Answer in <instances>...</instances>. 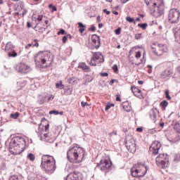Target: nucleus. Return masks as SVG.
I'll return each mask as SVG.
<instances>
[{
	"mask_svg": "<svg viewBox=\"0 0 180 180\" xmlns=\"http://www.w3.org/2000/svg\"><path fill=\"white\" fill-rule=\"evenodd\" d=\"M67 154L70 162L79 164V162H82V160H84L85 150L81 147L73 146L70 148Z\"/></svg>",
	"mask_w": 180,
	"mask_h": 180,
	"instance_id": "1",
	"label": "nucleus"
},
{
	"mask_svg": "<svg viewBox=\"0 0 180 180\" xmlns=\"http://www.w3.org/2000/svg\"><path fill=\"white\" fill-rule=\"evenodd\" d=\"M41 167L46 174H53L56 171V160L53 156L44 155L41 158Z\"/></svg>",
	"mask_w": 180,
	"mask_h": 180,
	"instance_id": "2",
	"label": "nucleus"
},
{
	"mask_svg": "<svg viewBox=\"0 0 180 180\" xmlns=\"http://www.w3.org/2000/svg\"><path fill=\"white\" fill-rule=\"evenodd\" d=\"M148 171V167L144 163L138 162L135 164L131 169V174L132 176L136 178L144 176Z\"/></svg>",
	"mask_w": 180,
	"mask_h": 180,
	"instance_id": "3",
	"label": "nucleus"
},
{
	"mask_svg": "<svg viewBox=\"0 0 180 180\" xmlns=\"http://www.w3.org/2000/svg\"><path fill=\"white\" fill-rule=\"evenodd\" d=\"M49 61H50V56L47 52L39 51L34 57V63L38 68H44L46 67L44 64Z\"/></svg>",
	"mask_w": 180,
	"mask_h": 180,
	"instance_id": "4",
	"label": "nucleus"
},
{
	"mask_svg": "<svg viewBox=\"0 0 180 180\" xmlns=\"http://www.w3.org/2000/svg\"><path fill=\"white\" fill-rule=\"evenodd\" d=\"M155 162L159 168L167 169L169 168V156L166 153H160L156 157Z\"/></svg>",
	"mask_w": 180,
	"mask_h": 180,
	"instance_id": "5",
	"label": "nucleus"
},
{
	"mask_svg": "<svg viewBox=\"0 0 180 180\" xmlns=\"http://www.w3.org/2000/svg\"><path fill=\"white\" fill-rule=\"evenodd\" d=\"M126 148L130 153H136L137 146H136V141L131 135H127L124 139Z\"/></svg>",
	"mask_w": 180,
	"mask_h": 180,
	"instance_id": "6",
	"label": "nucleus"
},
{
	"mask_svg": "<svg viewBox=\"0 0 180 180\" xmlns=\"http://www.w3.org/2000/svg\"><path fill=\"white\" fill-rule=\"evenodd\" d=\"M105 61V59L103 58V55H102V53L101 52H96L93 53V56L91 57V61H90V65H92L93 67H96V65H101L102 63Z\"/></svg>",
	"mask_w": 180,
	"mask_h": 180,
	"instance_id": "7",
	"label": "nucleus"
},
{
	"mask_svg": "<svg viewBox=\"0 0 180 180\" xmlns=\"http://www.w3.org/2000/svg\"><path fill=\"white\" fill-rule=\"evenodd\" d=\"M151 47L153 53H154L155 56H162L164 53H167V51H168V48H167V45L158 44L157 46L155 44H153Z\"/></svg>",
	"mask_w": 180,
	"mask_h": 180,
	"instance_id": "8",
	"label": "nucleus"
},
{
	"mask_svg": "<svg viewBox=\"0 0 180 180\" xmlns=\"http://www.w3.org/2000/svg\"><path fill=\"white\" fill-rule=\"evenodd\" d=\"M179 11L176 8L171 9L168 17L169 23H178L179 22Z\"/></svg>",
	"mask_w": 180,
	"mask_h": 180,
	"instance_id": "9",
	"label": "nucleus"
},
{
	"mask_svg": "<svg viewBox=\"0 0 180 180\" xmlns=\"http://www.w3.org/2000/svg\"><path fill=\"white\" fill-rule=\"evenodd\" d=\"M97 167H98L101 171H106V169H109V168L112 167V162H110L109 159H102Z\"/></svg>",
	"mask_w": 180,
	"mask_h": 180,
	"instance_id": "10",
	"label": "nucleus"
},
{
	"mask_svg": "<svg viewBox=\"0 0 180 180\" xmlns=\"http://www.w3.org/2000/svg\"><path fill=\"white\" fill-rule=\"evenodd\" d=\"M5 51L8 54V57H16L18 56V53L15 51V46L11 42L6 44Z\"/></svg>",
	"mask_w": 180,
	"mask_h": 180,
	"instance_id": "11",
	"label": "nucleus"
},
{
	"mask_svg": "<svg viewBox=\"0 0 180 180\" xmlns=\"http://www.w3.org/2000/svg\"><path fill=\"white\" fill-rule=\"evenodd\" d=\"M9 150L13 155H19L23 153V146L13 145L12 148H9Z\"/></svg>",
	"mask_w": 180,
	"mask_h": 180,
	"instance_id": "12",
	"label": "nucleus"
},
{
	"mask_svg": "<svg viewBox=\"0 0 180 180\" xmlns=\"http://www.w3.org/2000/svg\"><path fill=\"white\" fill-rule=\"evenodd\" d=\"M13 145L23 146V137L20 136L14 137L10 143L9 148L12 149Z\"/></svg>",
	"mask_w": 180,
	"mask_h": 180,
	"instance_id": "13",
	"label": "nucleus"
},
{
	"mask_svg": "<svg viewBox=\"0 0 180 180\" xmlns=\"http://www.w3.org/2000/svg\"><path fill=\"white\" fill-rule=\"evenodd\" d=\"M160 148H161V143L158 141L153 142L152 146L150 147V150L154 155H157V154H158Z\"/></svg>",
	"mask_w": 180,
	"mask_h": 180,
	"instance_id": "14",
	"label": "nucleus"
},
{
	"mask_svg": "<svg viewBox=\"0 0 180 180\" xmlns=\"http://www.w3.org/2000/svg\"><path fill=\"white\" fill-rule=\"evenodd\" d=\"M91 41L93 46L95 47V49H98L101 47V37L99 36L93 34L91 36Z\"/></svg>",
	"mask_w": 180,
	"mask_h": 180,
	"instance_id": "15",
	"label": "nucleus"
},
{
	"mask_svg": "<svg viewBox=\"0 0 180 180\" xmlns=\"http://www.w3.org/2000/svg\"><path fill=\"white\" fill-rule=\"evenodd\" d=\"M78 68H82L84 72H89L91 71V68L89 66L86 65V63L81 62L78 65Z\"/></svg>",
	"mask_w": 180,
	"mask_h": 180,
	"instance_id": "16",
	"label": "nucleus"
},
{
	"mask_svg": "<svg viewBox=\"0 0 180 180\" xmlns=\"http://www.w3.org/2000/svg\"><path fill=\"white\" fill-rule=\"evenodd\" d=\"M14 69L15 70L16 72H18V74H22V72H23V63L22 62L17 63L14 66Z\"/></svg>",
	"mask_w": 180,
	"mask_h": 180,
	"instance_id": "17",
	"label": "nucleus"
},
{
	"mask_svg": "<svg viewBox=\"0 0 180 180\" xmlns=\"http://www.w3.org/2000/svg\"><path fill=\"white\" fill-rule=\"evenodd\" d=\"M131 90L135 96H141V90L139 89L136 86H131Z\"/></svg>",
	"mask_w": 180,
	"mask_h": 180,
	"instance_id": "18",
	"label": "nucleus"
},
{
	"mask_svg": "<svg viewBox=\"0 0 180 180\" xmlns=\"http://www.w3.org/2000/svg\"><path fill=\"white\" fill-rule=\"evenodd\" d=\"M171 74V70L169 69H167L160 74V78H162V79H165V78H168V77H169Z\"/></svg>",
	"mask_w": 180,
	"mask_h": 180,
	"instance_id": "19",
	"label": "nucleus"
},
{
	"mask_svg": "<svg viewBox=\"0 0 180 180\" xmlns=\"http://www.w3.org/2000/svg\"><path fill=\"white\" fill-rule=\"evenodd\" d=\"M122 108L125 112H130L131 110V105L129 101H124L122 103Z\"/></svg>",
	"mask_w": 180,
	"mask_h": 180,
	"instance_id": "20",
	"label": "nucleus"
},
{
	"mask_svg": "<svg viewBox=\"0 0 180 180\" xmlns=\"http://www.w3.org/2000/svg\"><path fill=\"white\" fill-rule=\"evenodd\" d=\"M153 15L155 18H160L162 15H164V10L161 8V6H158V12L155 13V10L153 11Z\"/></svg>",
	"mask_w": 180,
	"mask_h": 180,
	"instance_id": "21",
	"label": "nucleus"
},
{
	"mask_svg": "<svg viewBox=\"0 0 180 180\" xmlns=\"http://www.w3.org/2000/svg\"><path fill=\"white\" fill-rule=\"evenodd\" d=\"M150 117L151 120L155 122V119H157V112H155V110L154 109L150 110Z\"/></svg>",
	"mask_w": 180,
	"mask_h": 180,
	"instance_id": "22",
	"label": "nucleus"
},
{
	"mask_svg": "<svg viewBox=\"0 0 180 180\" xmlns=\"http://www.w3.org/2000/svg\"><path fill=\"white\" fill-rule=\"evenodd\" d=\"M45 101H46V96H41V95L38 96L37 103H39V105H43Z\"/></svg>",
	"mask_w": 180,
	"mask_h": 180,
	"instance_id": "23",
	"label": "nucleus"
},
{
	"mask_svg": "<svg viewBox=\"0 0 180 180\" xmlns=\"http://www.w3.org/2000/svg\"><path fill=\"white\" fill-rule=\"evenodd\" d=\"M160 106L162 108V110H166L167 106H168V101L164 100L160 103Z\"/></svg>",
	"mask_w": 180,
	"mask_h": 180,
	"instance_id": "24",
	"label": "nucleus"
},
{
	"mask_svg": "<svg viewBox=\"0 0 180 180\" xmlns=\"http://www.w3.org/2000/svg\"><path fill=\"white\" fill-rule=\"evenodd\" d=\"M23 70L25 74H27V72H30V71H32V68H30V66L25 64L23 65Z\"/></svg>",
	"mask_w": 180,
	"mask_h": 180,
	"instance_id": "25",
	"label": "nucleus"
},
{
	"mask_svg": "<svg viewBox=\"0 0 180 180\" xmlns=\"http://www.w3.org/2000/svg\"><path fill=\"white\" fill-rule=\"evenodd\" d=\"M139 27H141L143 30H146V29H147V26H148V25H147V23H140L138 25Z\"/></svg>",
	"mask_w": 180,
	"mask_h": 180,
	"instance_id": "26",
	"label": "nucleus"
},
{
	"mask_svg": "<svg viewBox=\"0 0 180 180\" xmlns=\"http://www.w3.org/2000/svg\"><path fill=\"white\" fill-rule=\"evenodd\" d=\"M27 158L28 160H30V161H34L36 158L34 157V155H33L32 153H30L27 155Z\"/></svg>",
	"mask_w": 180,
	"mask_h": 180,
	"instance_id": "27",
	"label": "nucleus"
},
{
	"mask_svg": "<svg viewBox=\"0 0 180 180\" xmlns=\"http://www.w3.org/2000/svg\"><path fill=\"white\" fill-rule=\"evenodd\" d=\"M126 20L127 22H129V23H133V22L136 23V21H134V18L129 17V16L126 17Z\"/></svg>",
	"mask_w": 180,
	"mask_h": 180,
	"instance_id": "28",
	"label": "nucleus"
},
{
	"mask_svg": "<svg viewBox=\"0 0 180 180\" xmlns=\"http://www.w3.org/2000/svg\"><path fill=\"white\" fill-rule=\"evenodd\" d=\"M32 46L33 47H39V40L37 39H34Z\"/></svg>",
	"mask_w": 180,
	"mask_h": 180,
	"instance_id": "29",
	"label": "nucleus"
},
{
	"mask_svg": "<svg viewBox=\"0 0 180 180\" xmlns=\"http://www.w3.org/2000/svg\"><path fill=\"white\" fill-rule=\"evenodd\" d=\"M10 117H11V119H16L17 117H19V112H15L14 114H11Z\"/></svg>",
	"mask_w": 180,
	"mask_h": 180,
	"instance_id": "30",
	"label": "nucleus"
},
{
	"mask_svg": "<svg viewBox=\"0 0 180 180\" xmlns=\"http://www.w3.org/2000/svg\"><path fill=\"white\" fill-rule=\"evenodd\" d=\"M165 94L166 99H167V101H171L172 98L169 96V91L168 90H166Z\"/></svg>",
	"mask_w": 180,
	"mask_h": 180,
	"instance_id": "31",
	"label": "nucleus"
},
{
	"mask_svg": "<svg viewBox=\"0 0 180 180\" xmlns=\"http://www.w3.org/2000/svg\"><path fill=\"white\" fill-rule=\"evenodd\" d=\"M134 37L136 40H141V39H143V35H141V34H136Z\"/></svg>",
	"mask_w": 180,
	"mask_h": 180,
	"instance_id": "32",
	"label": "nucleus"
},
{
	"mask_svg": "<svg viewBox=\"0 0 180 180\" xmlns=\"http://www.w3.org/2000/svg\"><path fill=\"white\" fill-rule=\"evenodd\" d=\"M174 129L175 130H177V131H179L180 130V124L179 122H176L174 124Z\"/></svg>",
	"mask_w": 180,
	"mask_h": 180,
	"instance_id": "33",
	"label": "nucleus"
},
{
	"mask_svg": "<svg viewBox=\"0 0 180 180\" xmlns=\"http://www.w3.org/2000/svg\"><path fill=\"white\" fill-rule=\"evenodd\" d=\"M112 69L113 70L114 72H117V71H119V68H117V65H112Z\"/></svg>",
	"mask_w": 180,
	"mask_h": 180,
	"instance_id": "34",
	"label": "nucleus"
},
{
	"mask_svg": "<svg viewBox=\"0 0 180 180\" xmlns=\"http://www.w3.org/2000/svg\"><path fill=\"white\" fill-rule=\"evenodd\" d=\"M109 136L110 139H112V137H115V136H117V132H116L115 131H113L109 134Z\"/></svg>",
	"mask_w": 180,
	"mask_h": 180,
	"instance_id": "35",
	"label": "nucleus"
},
{
	"mask_svg": "<svg viewBox=\"0 0 180 180\" xmlns=\"http://www.w3.org/2000/svg\"><path fill=\"white\" fill-rule=\"evenodd\" d=\"M50 115H60V112L57 110H51L49 112Z\"/></svg>",
	"mask_w": 180,
	"mask_h": 180,
	"instance_id": "36",
	"label": "nucleus"
},
{
	"mask_svg": "<svg viewBox=\"0 0 180 180\" xmlns=\"http://www.w3.org/2000/svg\"><path fill=\"white\" fill-rule=\"evenodd\" d=\"M122 31V28L121 27H118L117 30H115V34H120V32Z\"/></svg>",
	"mask_w": 180,
	"mask_h": 180,
	"instance_id": "37",
	"label": "nucleus"
},
{
	"mask_svg": "<svg viewBox=\"0 0 180 180\" xmlns=\"http://www.w3.org/2000/svg\"><path fill=\"white\" fill-rule=\"evenodd\" d=\"M39 32V33H43V32H44V30H46V28L41 27H39L38 30H36Z\"/></svg>",
	"mask_w": 180,
	"mask_h": 180,
	"instance_id": "38",
	"label": "nucleus"
},
{
	"mask_svg": "<svg viewBox=\"0 0 180 180\" xmlns=\"http://www.w3.org/2000/svg\"><path fill=\"white\" fill-rule=\"evenodd\" d=\"M140 57H141V51L136 52L135 58H140Z\"/></svg>",
	"mask_w": 180,
	"mask_h": 180,
	"instance_id": "39",
	"label": "nucleus"
},
{
	"mask_svg": "<svg viewBox=\"0 0 180 180\" xmlns=\"http://www.w3.org/2000/svg\"><path fill=\"white\" fill-rule=\"evenodd\" d=\"M58 34L60 35V34H67L65 33V30H64L63 29H60V31L58 32Z\"/></svg>",
	"mask_w": 180,
	"mask_h": 180,
	"instance_id": "40",
	"label": "nucleus"
},
{
	"mask_svg": "<svg viewBox=\"0 0 180 180\" xmlns=\"http://www.w3.org/2000/svg\"><path fill=\"white\" fill-rule=\"evenodd\" d=\"M43 19H44V16H43V15H39L37 18L38 22H41V20H43Z\"/></svg>",
	"mask_w": 180,
	"mask_h": 180,
	"instance_id": "41",
	"label": "nucleus"
},
{
	"mask_svg": "<svg viewBox=\"0 0 180 180\" xmlns=\"http://www.w3.org/2000/svg\"><path fill=\"white\" fill-rule=\"evenodd\" d=\"M62 84H63V81H60L59 83H56V88H60V86H61Z\"/></svg>",
	"mask_w": 180,
	"mask_h": 180,
	"instance_id": "42",
	"label": "nucleus"
},
{
	"mask_svg": "<svg viewBox=\"0 0 180 180\" xmlns=\"http://www.w3.org/2000/svg\"><path fill=\"white\" fill-rule=\"evenodd\" d=\"M103 12L104 13H106V15H110V11H108V9L105 8L103 10Z\"/></svg>",
	"mask_w": 180,
	"mask_h": 180,
	"instance_id": "43",
	"label": "nucleus"
},
{
	"mask_svg": "<svg viewBox=\"0 0 180 180\" xmlns=\"http://www.w3.org/2000/svg\"><path fill=\"white\" fill-rule=\"evenodd\" d=\"M89 30H91V32H95L96 30V27L94 25H91Z\"/></svg>",
	"mask_w": 180,
	"mask_h": 180,
	"instance_id": "44",
	"label": "nucleus"
},
{
	"mask_svg": "<svg viewBox=\"0 0 180 180\" xmlns=\"http://www.w3.org/2000/svg\"><path fill=\"white\" fill-rule=\"evenodd\" d=\"M82 108H85V106H88V103L82 101L81 103Z\"/></svg>",
	"mask_w": 180,
	"mask_h": 180,
	"instance_id": "45",
	"label": "nucleus"
},
{
	"mask_svg": "<svg viewBox=\"0 0 180 180\" xmlns=\"http://www.w3.org/2000/svg\"><path fill=\"white\" fill-rule=\"evenodd\" d=\"M100 75H101V77H108V76L109 75V74H108V72H101V73L100 74Z\"/></svg>",
	"mask_w": 180,
	"mask_h": 180,
	"instance_id": "46",
	"label": "nucleus"
},
{
	"mask_svg": "<svg viewBox=\"0 0 180 180\" xmlns=\"http://www.w3.org/2000/svg\"><path fill=\"white\" fill-rule=\"evenodd\" d=\"M67 39H68V38H67L66 36L63 37V38H62V41H63V44H65V43H66Z\"/></svg>",
	"mask_w": 180,
	"mask_h": 180,
	"instance_id": "47",
	"label": "nucleus"
},
{
	"mask_svg": "<svg viewBox=\"0 0 180 180\" xmlns=\"http://www.w3.org/2000/svg\"><path fill=\"white\" fill-rule=\"evenodd\" d=\"M110 108H112V105H110V104H107V105H105V110H109V109H110Z\"/></svg>",
	"mask_w": 180,
	"mask_h": 180,
	"instance_id": "48",
	"label": "nucleus"
},
{
	"mask_svg": "<svg viewBox=\"0 0 180 180\" xmlns=\"http://www.w3.org/2000/svg\"><path fill=\"white\" fill-rule=\"evenodd\" d=\"M116 101L118 102H120L122 100L120 99V97L119 96V94L116 95Z\"/></svg>",
	"mask_w": 180,
	"mask_h": 180,
	"instance_id": "49",
	"label": "nucleus"
},
{
	"mask_svg": "<svg viewBox=\"0 0 180 180\" xmlns=\"http://www.w3.org/2000/svg\"><path fill=\"white\" fill-rule=\"evenodd\" d=\"M79 31L80 32V33H84V32H85V27L79 28Z\"/></svg>",
	"mask_w": 180,
	"mask_h": 180,
	"instance_id": "50",
	"label": "nucleus"
},
{
	"mask_svg": "<svg viewBox=\"0 0 180 180\" xmlns=\"http://www.w3.org/2000/svg\"><path fill=\"white\" fill-rule=\"evenodd\" d=\"M136 131H138L139 133H141V131H143V128H140V127L137 128Z\"/></svg>",
	"mask_w": 180,
	"mask_h": 180,
	"instance_id": "51",
	"label": "nucleus"
},
{
	"mask_svg": "<svg viewBox=\"0 0 180 180\" xmlns=\"http://www.w3.org/2000/svg\"><path fill=\"white\" fill-rule=\"evenodd\" d=\"M53 99H54V96L51 95V96L48 98V102H49V101H53Z\"/></svg>",
	"mask_w": 180,
	"mask_h": 180,
	"instance_id": "52",
	"label": "nucleus"
},
{
	"mask_svg": "<svg viewBox=\"0 0 180 180\" xmlns=\"http://www.w3.org/2000/svg\"><path fill=\"white\" fill-rule=\"evenodd\" d=\"M67 91L69 92V95H71V94L72 93V89H71L70 88H68L67 89Z\"/></svg>",
	"mask_w": 180,
	"mask_h": 180,
	"instance_id": "53",
	"label": "nucleus"
},
{
	"mask_svg": "<svg viewBox=\"0 0 180 180\" xmlns=\"http://www.w3.org/2000/svg\"><path fill=\"white\" fill-rule=\"evenodd\" d=\"M79 27H85V25H84V24H82V22H79Z\"/></svg>",
	"mask_w": 180,
	"mask_h": 180,
	"instance_id": "54",
	"label": "nucleus"
},
{
	"mask_svg": "<svg viewBox=\"0 0 180 180\" xmlns=\"http://www.w3.org/2000/svg\"><path fill=\"white\" fill-rule=\"evenodd\" d=\"M27 27L28 28L32 27V24L30 23V22H27Z\"/></svg>",
	"mask_w": 180,
	"mask_h": 180,
	"instance_id": "55",
	"label": "nucleus"
},
{
	"mask_svg": "<svg viewBox=\"0 0 180 180\" xmlns=\"http://www.w3.org/2000/svg\"><path fill=\"white\" fill-rule=\"evenodd\" d=\"M96 22H97V23H99V22H101V16H99V15L97 16Z\"/></svg>",
	"mask_w": 180,
	"mask_h": 180,
	"instance_id": "56",
	"label": "nucleus"
},
{
	"mask_svg": "<svg viewBox=\"0 0 180 180\" xmlns=\"http://www.w3.org/2000/svg\"><path fill=\"white\" fill-rule=\"evenodd\" d=\"M56 11H57V7L53 6V7L52 8V12H56Z\"/></svg>",
	"mask_w": 180,
	"mask_h": 180,
	"instance_id": "57",
	"label": "nucleus"
},
{
	"mask_svg": "<svg viewBox=\"0 0 180 180\" xmlns=\"http://www.w3.org/2000/svg\"><path fill=\"white\" fill-rule=\"evenodd\" d=\"M144 2L146 4V5H147V6H148V5H150V1L145 0Z\"/></svg>",
	"mask_w": 180,
	"mask_h": 180,
	"instance_id": "58",
	"label": "nucleus"
},
{
	"mask_svg": "<svg viewBox=\"0 0 180 180\" xmlns=\"http://www.w3.org/2000/svg\"><path fill=\"white\" fill-rule=\"evenodd\" d=\"M115 79H112L110 82V85H113V84H115Z\"/></svg>",
	"mask_w": 180,
	"mask_h": 180,
	"instance_id": "59",
	"label": "nucleus"
},
{
	"mask_svg": "<svg viewBox=\"0 0 180 180\" xmlns=\"http://www.w3.org/2000/svg\"><path fill=\"white\" fill-rule=\"evenodd\" d=\"M138 83L140 84V85H143V84H144V82H143V80H139L138 82Z\"/></svg>",
	"mask_w": 180,
	"mask_h": 180,
	"instance_id": "60",
	"label": "nucleus"
},
{
	"mask_svg": "<svg viewBox=\"0 0 180 180\" xmlns=\"http://www.w3.org/2000/svg\"><path fill=\"white\" fill-rule=\"evenodd\" d=\"M98 27L99 29H102V27H103V24L102 23L98 24Z\"/></svg>",
	"mask_w": 180,
	"mask_h": 180,
	"instance_id": "61",
	"label": "nucleus"
},
{
	"mask_svg": "<svg viewBox=\"0 0 180 180\" xmlns=\"http://www.w3.org/2000/svg\"><path fill=\"white\" fill-rule=\"evenodd\" d=\"M66 37L67 39H72V36H71V34H68Z\"/></svg>",
	"mask_w": 180,
	"mask_h": 180,
	"instance_id": "62",
	"label": "nucleus"
},
{
	"mask_svg": "<svg viewBox=\"0 0 180 180\" xmlns=\"http://www.w3.org/2000/svg\"><path fill=\"white\" fill-rule=\"evenodd\" d=\"M59 89H64V84H60Z\"/></svg>",
	"mask_w": 180,
	"mask_h": 180,
	"instance_id": "63",
	"label": "nucleus"
},
{
	"mask_svg": "<svg viewBox=\"0 0 180 180\" xmlns=\"http://www.w3.org/2000/svg\"><path fill=\"white\" fill-rule=\"evenodd\" d=\"M112 13L114 15H119V12H117V11H113Z\"/></svg>",
	"mask_w": 180,
	"mask_h": 180,
	"instance_id": "64",
	"label": "nucleus"
}]
</instances>
